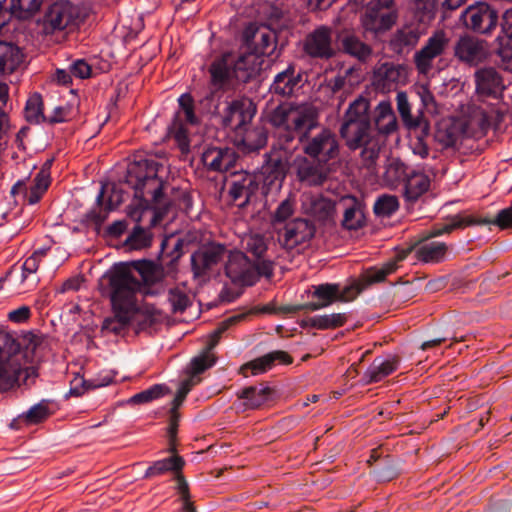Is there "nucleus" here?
<instances>
[{
	"label": "nucleus",
	"instance_id": "13",
	"mask_svg": "<svg viewBox=\"0 0 512 512\" xmlns=\"http://www.w3.org/2000/svg\"><path fill=\"white\" fill-rule=\"evenodd\" d=\"M304 153L315 160L329 164L339 155V144L335 134L328 129H323L320 133L307 137L303 143Z\"/></svg>",
	"mask_w": 512,
	"mask_h": 512
},
{
	"label": "nucleus",
	"instance_id": "7",
	"mask_svg": "<svg viewBox=\"0 0 512 512\" xmlns=\"http://www.w3.org/2000/svg\"><path fill=\"white\" fill-rule=\"evenodd\" d=\"M291 35L290 27L285 24H270L269 26L256 28L252 32L247 29L245 32L247 51L244 53L256 54L261 60L262 67L264 64L263 56L277 58L288 44Z\"/></svg>",
	"mask_w": 512,
	"mask_h": 512
},
{
	"label": "nucleus",
	"instance_id": "37",
	"mask_svg": "<svg viewBox=\"0 0 512 512\" xmlns=\"http://www.w3.org/2000/svg\"><path fill=\"white\" fill-rule=\"evenodd\" d=\"M346 321L347 316L345 313H333L308 317L301 320L300 326L302 328L311 327L319 330H326L341 327Z\"/></svg>",
	"mask_w": 512,
	"mask_h": 512
},
{
	"label": "nucleus",
	"instance_id": "1",
	"mask_svg": "<svg viewBox=\"0 0 512 512\" xmlns=\"http://www.w3.org/2000/svg\"><path fill=\"white\" fill-rule=\"evenodd\" d=\"M397 127V118L390 102L381 101L371 110L370 100L358 96L344 112L339 132L348 149H361L364 165L372 168L386 137L394 133Z\"/></svg>",
	"mask_w": 512,
	"mask_h": 512
},
{
	"label": "nucleus",
	"instance_id": "57",
	"mask_svg": "<svg viewBox=\"0 0 512 512\" xmlns=\"http://www.w3.org/2000/svg\"><path fill=\"white\" fill-rule=\"evenodd\" d=\"M409 174L407 172V167L403 162L398 159H393L389 162L386 167L385 175L388 180L398 181L403 179L406 181V176Z\"/></svg>",
	"mask_w": 512,
	"mask_h": 512
},
{
	"label": "nucleus",
	"instance_id": "32",
	"mask_svg": "<svg viewBox=\"0 0 512 512\" xmlns=\"http://www.w3.org/2000/svg\"><path fill=\"white\" fill-rule=\"evenodd\" d=\"M338 205L343 208L341 225L347 230H357L364 226L363 204L355 196L347 195L340 199Z\"/></svg>",
	"mask_w": 512,
	"mask_h": 512
},
{
	"label": "nucleus",
	"instance_id": "2",
	"mask_svg": "<svg viewBox=\"0 0 512 512\" xmlns=\"http://www.w3.org/2000/svg\"><path fill=\"white\" fill-rule=\"evenodd\" d=\"M165 276L163 266L151 260L142 259L116 265L106 275L114 317L104 320L103 330L117 335L124 333L138 314L137 294H148L147 287L161 282Z\"/></svg>",
	"mask_w": 512,
	"mask_h": 512
},
{
	"label": "nucleus",
	"instance_id": "33",
	"mask_svg": "<svg viewBox=\"0 0 512 512\" xmlns=\"http://www.w3.org/2000/svg\"><path fill=\"white\" fill-rule=\"evenodd\" d=\"M424 30V27L414 23L404 25L393 34L390 40L391 49L398 54L410 51L417 45Z\"/></svg>",
	"mask_w": 512,
	"mask_h": 512
},
{
	"label": "nucleus",
	"instance_id": "52",
	"mask_svg": "<svg viewBox=\"0 0 512 512\" xmlns=\"http://www.w3.org/2000/svg\"><path fill=\"white\" fill-rule=\"evenodd\" d=\"M114 376L110 373H106L105 375H100L96 378H93L91 380H75L73 382V386L70 388V394L74 396H80L82 394V391L78 388L77 383H81L85 389H94L99 387H104L113 382Z\"/></svg>",
	"mask_w": 512,
	"mask_h": 512
},
{
	"label": "nucleus",
	"instance_id": "48",
	"mask_svg": "<svg viewBox=\"0 0 512 512\" xmlns=\"http://www.w3.org/2000/svg\"><path fill=\"white\" fill-rule=\"evenodd\" d=\"M170 390L165 384H154L146 390H143L129 399L131 404H145L155 399H158L165 394L169 393Z\"/></svg>",
	"mask_w": 512,
	"mask_h": 512
},
{
	"label": "nucleus",
	"instance_id": "18",
	"mask_svg": "<svg viewBox=\"0 0 512 512\" xmlns=\"http://www.w3.org/2000/svg\"><path fill=\"white\" fill-rule=\"evenodd\" d=\"M474 82L479 97L500 100L506 89L502 74L493 67H484L475 71Z\"/></svg>",
	"mask_w": 512,
	"mask_h": 512
},
{
	"label": "nucleus",
	"instance_id": "20",
	"mask_svg": "<svg viewBox=\"0 0 512 512\" xmlns=\"http://www.w3.org/2000/svg\"><path fill=\"white\" fill-rule=\"evenodd\" d=\"M451 222V217L447 220L446 223L442 225H435L428 233L427 237L423 240L419 241L414 246V251L418 260L423 261L425 263H439L444 260L445 255L447 253L448 247L444 242L432 241L431 239L434 237H438L439 235H434V232L441 231L442 228L448 226Z\"/></svg>",
	"mask_w": 512,
	"mask_h": 512
},
{
	"label": "nucleus",
	"instance_id": "25",
	"mask_svg": "<svg viewBox=\"0 0 512 512\" xmlns=\"http://www.w3.org/2000/svg\"><path fill=\"white\" fill-rule=\"evenodd\" d=\"M432 168L415 169L406 176L404 184L405 200L411 204L415 203L430 188L431 178L434 175Z\"/></svg>",
	"mask_w": 512,
	"mask_h": 512
},
{
	"label": "nucleus",
	"instance_id": "11",
	"mask_svg": "<svg viewBox=\"0 0 512 512\" xmlns=\"http://www.w3.org/2000/svg\"><path fill=\"white\" fill-rule=\"evenodd\" d=\"M363 36V33L353 28H340L334 31L336 53L340 52L360 63H366L373 54V49Z\"/></svg>",
	"mask_w": 512,
	"mask_h": 512
},
{
	"label": "nucleus",
	"instance_id": "14",
	"mask_svg": "<svg viewBox=\"0 0 512 512\" xmlns=\"http://www.w3.org/2000/svg\"><path fill=\"white\" fill-rule=\"evenodd\" d=\"M496 225L501 229L512 228V205L500 210L494 219L490 218H477L474 215L467 213H459L451 217V222L448 226L442 228L441 231L434 232V235H443L450 233L455 229H463L473 225Z\"/></svg>",
	"mask_w": 512,
	"mask_h": 512
},
{
	"label": "nucleus",
	"instance_id": "23",
	"mask_svg": "<svg viewBox=\"0 0 512 512\" xmlns=\"http://www.w3.org/2000/svg\"><path fill=\"white\" fill-rule=\"evenodd\" d=\"M76 9L69 1H57L45 13L44 24L52 32L64 30L75 21Z\"/></svg>",
	"mask_w": 512,
	"mask_h": 512
},
{
	"label": "nucleus",
	"instance_id": "46",
	"mask_svg": "<svg viewBox=\"0 0 512 512\" xmlns=\"http://www.w3.org/2000/svg\"><path fill=\"white\" fill-rule=\"evenodd\" d=\"M412 135L411 141L427 142L430 136V123L422 112L415 117V120L405 125Z\"/></svg>",
	"mask_w": 512,
	"mask_h": 512
},
{
	"label": "nucleus",
	"instance_id": "63",
	"mask_svg": "<svg viewBox=\"0 0 512 512\" xmlns=\"http://www.w3.org/2000/svg\"><path fill=\"white\" fill-rule=\"evenodd\" d=\"M70 70L73 76L85 79L91 76V66L83 59H77L70 65Z\"/></svg>",
	"mask_w": 512,
	"mask_h": 512
},
{
	"label": "nucleus",
	"instance_id": "43",
	"mask_svg": "<svg viewBox=\"0 0 512 512\" xmlns=\"http://www.w3.org/2000/svg\"><path fill=\"white\" fill-rule=\"evenodd\" d=\"M414 18L416 25L425 26L430 23L437 12V0H414Z\"/></svg>",
	"mask_w": 512,
	"mask_h": 512
},
{
	"label": "nucleus",
	"instance_id": "36",
	"mask_svg": "<svg viewBox=\"0 0 512 512\" xmlns=\"http://www.w3.org/2000/svg\"><path fill=\"white\" fill-rule=\"evenodd\" d=\"M273 393V389L260 384L258 386L245 387L238 391L236 395L239 399L245 400L244 405L247 408L256 409L270 401Z\"/></svg>",
	"mask_w": 512,
	"mask_h": 512
},
{
	"label": "nucleus",
	"instance_id": "28",
	"mask_svg": "<svg viewBox=\"0 0 512 512\" xmlns=\"http://www.w3.org/2000/svg\"><path fill=\"white\" fill-rule=\"evenodd\" d=\"M277 361L283 364H291L293 359L287 352L275 350L247 362L240 368V372L245 377L249 376L248 371L251 375H259L270 370Z\"/></svg>",
	"mask_w": 512,
	"mask_h": 512
},
{
	"label": "nucleus",
	"instance_id": "24",
	"mask_svg": "<svg viewBox=\"0 0 512 512\" xmlns=\"http://www.w3.org/2000/svg\"><path fill=\"white\" fill-rule=\"evenodd\" d=\"M255 111L251 104L241 100H233L225 109L222 117V125L235 131L245 130L246 125L252 120Z\"/></svg>",
	"mask_w": 512,
	"mask_h": 512
},
{
	"label": "nucleus",
	"instance_id": "45",
	"mask_svg": "<svg viewBox=\"0 0 512 512\" xmlns=\"http://www.w3.org/2000/svg\"><path fill=\"white\" fill-rule=\"evenodd\" d=\"M25 118L31 124H39L46 121L43 114V100L39 93L32 94L25 106Z\"/></svg>",
	"mask_w": 512,
	"mask_h": 512
},
{
	"label": "nucleus",
	"instance_id": "44",
	"mask_svg": "<svg viewBox=\"0 0 512 512\" xmlns=\"http://www.w3.org/2000/svg\"><path fill=\"white\" fill-rule=\"evenodd\" d=\"M372 473L380 482H388L397 478L400 469L396 461L389 455L384 456L382 462L375 464Z\"/></svg>",
	"mask_w": 512,
	"mask_h": 512
},
{
	"label": "nucleus",
	"instance_id": "58",
	"mask_svg": "<svg viewBox=\"0 0 512 512\" xmlns=\"http://www.w3.org/2000/svg\"><path fill=\"white\" fill-rule=\"evenodd\" d=\"M174 479L177 482L176 489L181 495L182 500L184 501V508L187 512H196L195 508L190 503V492L189 485L181 471L175 473Z\"/></svg>",
	"mask_w": 512,
	"mask_h": 512
},
{
	"label": "nucleus",
	"instance_id": "54",
	"mask_svg": "<svg viewBox=\"0 0 512 512\" xmlns=\"http://www.w3.org/2000/svg\"><path fill=\"white\" fill-rule=\"evenodd\" d=\"M126 242L134 249H141L151 245L150 233L141 226H135Z\"/></svg>",
	"mask_w": 512,
	"mask_h": 512
},
{
	"label": "nucleus",
	"instance_id": "38",
	"mask_svg": "<svg viewBox=\"0 0 512 512\" xmlns=\"http://www.w3.org/2000/svg\"><path fill=\"white\" fill-rule=\"evenodd\" d=\"M309 213L321 223H329L334 220L336 204L324 196L313 197L309 205Z\"/></svg>",
	"mask_w": 512,
	"mask_h": 512
},
{
	"label": "nucleus",
	"instance_id": "27",
	"mask_svg": "<svg viewBox=\"0 0 512 512\" xmlns=\"http://www.w3.org/2000/svg\"><path fill=\"white\" fill-rule=\"evenodd\" d=\"M455 56L468 64H478L486 57L484 41L465 35L458 39L454 47Z\"/></svg>",
	"mask_w": 512,
	"mask_h": 512
},
{
	"label": "nucleus",
	"instance_id": "26",
	"mask_svg": "<svg viewBox=\"0 0 512 512\" xmlns=\"http://www.w3.org/2000/svg\"><path fill=\"white\" fill-rule=\"evenodd\" d=\"M448 41L443 34L430 37L427 43L415 53L414 62L420 73H427L432 67L434 58L440 56Z\"/></svg>",
	"mask_w": 512,
	"mask_h": 512
},
{
	"label": "nucleus",
	"instance_id": "64",
	"mask_svg": "<svg viewBox=\"0 0 512 512\" xmlns=\"http://www.w3.org/2000/svg\"><path fill=\"white\" fill-rule=\"evenodd\" d=\"M253 269L256 271V281L260 276L267 278L273 276V262L268 259H263V257L253 263Z\"/></svg>",
	"mask_w": 512,
	"mask_h": 512
},
{
	"label": "nucleus",
	"instance_id": "19",
	"mask_svg": "<svg viewBox=\"0 0 512 512\" xmlns=\"http://www.w3.org/2000/svg\"><path fill=\"white\" fill-rule=\"evenodd\" d=\"M242 318H244L243 314L229 317L225 321L221 322L220 325L213 331L207 344L206 351L200 356L194 357L191 360V370L193 376L203 373L205 370L211 368L215 364L216 358L213 354L210 353V351L219 343L221 335L229 328V326L237 323Z\"/></svg>",
	"mask_w": 512,
	"mask_h": 512
},
{
	"label": "nucleus",
	"instance_id": "62",
	"mask_svg": "<svg viewBox=\"0 0 512 512\" xmlns=\"http://www.w3.org/2000/svg\"><path fill=\"white\" fill-rule=\"evenodd\" d=\"M194 384L195 382L192 378L185 379L184 381L181 382L177 390V393L174 399L172 400V405L174 406V409H178L183 404L184 400L186 399L188 393L190 392Z\"/></svg>",
	"mask_w": 512,
	"mask_h": 512
},
{
	"label": "nucleus",
	"instance_id": "53",
	"mask_svg": "<svg viewBox=\"0 0 512 512\" xmlns=\"http://www.w3.org/2000/svg\"><path fill=\"white\" fill-rule=\"evenodd\" d=\"M434 138L443 147L449 148L457 144L458 134L454 126L442 124L436 129Z\"/></svg>",
	"mask_w": 512,
	"mask_h": 512
},
{
	"label": "nucleus",
	"instance_id": "29",
	"mask_svg": "<svg viewBox=\"0 0 512 512\" xmlns=\"http://www.w3.org/2000/svg\"><path fill=\"white\" fill-rule=\"evenodd\" d=\"M302 82V74L296 71V65L290 63L286 69L278 72L270 86V91L276 95L287 97L291 96L294 91L300 87Z\"/></svg>",
	"mask_w": 512,
	"mask_h": 512
},
{
	"label": "nucleus",
	"instance_id": "17",
	"mask_svg": "<svg viewBox=\"0 0 512 512\" xmlns=\"http://www.w3.org/2000/svg\"><path fill=\"white\" fill-rule=\"evenodd\" d=\"M226 257L225 274L233 283L250 286L256 282L253 262L243 252L228 250Z\"/></svg>",
	"mask_w": 512,
	"mask_h": 512
},
{
	"label": "nucleus",
	"instance_id": "40",
	"mask_svg": "<svg viewBox=\"0 0 512 512\" xmlns=\"http://www.w3.org/2000/svg\"><path fill=\"white\" fill-rule=\"evenodd\" d=\"M48 404V400H41L39 403L33 405L11 422V428L18 429L19 424L22 422L26 424H38L44 421L50 415Z\"/></svg>",
	"mask_w": 512,
	"mask_h": 512
},
{
	"label": "nucleus",
	"instance_id": "30",
	"mask_svg": "<svg viewBox=\"0 0 512 512\" xmlns=\"http://www.w3.org/2000/svg\"><path fill=\"white\" fill-rule=\"evenodd\" d=\"M374 78L383 88L391 89L393 85L406 84L408 67L404 64L385 62L375 69Z\"/></svg>",
	"mask_w": 512,
	"mask_h": 512
},
{
	"label": "nucleus",
	"instance_id": "4",
	"mask_svg": "<svg viewBox=\"0 0 512 512\" xmlns=\"http://www.w3.org/2000/svg\"><path fill=\"white\" fill-rule=\"evenodd\" d=\"M397 267V262L392 260L381 267L367 269L359 279L353 280L344 287L337 283L314 286L312 297L315 301L306 303L307 310L316 311L331 305L335 301H352L370 285L384 281L388 275L397 270Z\"/></svg>",
	"mask_w": 512,
	"mask_h": 512
},
{
	"label": "nucleus",
	"instance_id": "49",
	"mask_svg": "<svg viewBox=\"0 0 512 512\" xmlns=\"http://www.w3.org/2000/svg\"><path fill=\"white\" fill-rule=\"evenodd\" d=\"M398 208L399 202L396 196L382 195L375 201L373 211L379 217H390Z\"/></svg>",
	"mask_w": 512,
	"mask_h": 512
},
{
	"label": "nucleus",
	"instance_id": "12",
	"mask_svg": "<svg viewBox=\"0 0 512 512\" xmlns=\"http://www.w3.org/2000/svg\"><path fill=\"white\" fill-rule=\"evenodd\" d=\"M333 42L334 34L331 28L322 25L305 36L303 52L310 59L327 61L336 56V46L334 47Z\"/></svg>",
	"mask_w": 512,
	"mask_h": 512
},
{
	"label": "nucleus",
	"instance_id": "59",
	"mask_svg": "<svg viewBox=\"0 0 512 512\" xmlns=\"http://www.w3.org/2000/svg\"><path fill=\"white\" fill-rule=\"evenodd\" d=\"M294 213V201L290 198L283 200L273 214L274 225L285 222Z\"/></svg>",
	"mask_w": 512,
	"mask_h": 512
},
{
	"label": "nucleus",
	"instance_id": "55",
	"mask_svg": "<svg viewBox=\"0 0 512 512\" xmlns=\"http://www.w3.org/2000/svg\"><path fill=\"white\" fill-rule=\"evenodd\" d=\"M245 249L256 259H260L267 251V243L264 236L255 234L245 240Z\"/></svg>",
	"mask_w": 512,
	"mask_h": 512
},
{
	"label": "nucleus",
	"instance_id": "47",
	"mask_svg": "<svg viewBox=\"0 0 512 512\" xmlns=\"http://www.w3.org/2000/svg\"><path fill=\"white\" fill-rule=\"evenodd\" d=\"M267 131L264 127H256L247 131L243 137V145L248 152L262 149L267 143Z\"/></svg>",
	"mask_w": 512,
	"mask_h": 512
},
{
	"label": "nucleus",
	"instance_id": "22",
	"mask_svg": "<svg viewBox=\"0 0 512 512\" xmlns=\"http://www.w3.org/2000/svg\"><path fill=\"white\" fill-rule=\"evenodd\" d=\"M201 159L208 170L226 172L235 166L238 154L232 147L208 146L204 149Z\"/></svg>",
	"mask_w": 512,
	"mask_h": 512
},
{
	"label": "nucleus",
	"instance_id": "21",
	"mask_svg": "<svg viewBox=\"0 0 512 512\" xmlns=\"http://www.w3.org/2000/svg\"><path fill=\"white\" fill-rule=\"evenodd\" d=\"M296 172L300 182L307 186H320L329 177V164L322 163L310 157H300L296 160Z\"/></svg>",
	"mask_w": 512,
	"mask_h": 512
},
{
	"label": "nucleus",
	"instance_id": "5",
	"mask_svg": "<svg viewBox=\"0 0 512 512\" xmlns=\"http://www.w3.org/2000/svg\"><path fill=\"white\" fill-rule=\"evenodd\" d=\"M163 165L152 158H141L128 166L125 182L134 190V196L140 200L151 197V201L160 204L164 197L165 182L159 176Z\"/></svg>",
	"mask_w": 512,
	"mask_h": 512
},
{
	"label": "nucleus",
	"instance_id": "35",
	"mask_svg": "<svg viewBox=\"0 0 512 512\" xmlns=\"http://www.w3.org/2000/svg\"><path fill=\"white\" fill-rule=\"evenodd\" d=\"M259 190L261 191V184L258 182L255 173H246L241 176L240 179L233 181L229 189V195L234 201L244 198L243 204H246L251 201L252 197H254Z\"/></svg>",
	"mask_w": 512,
	"mask_h": 512
},
{
	"label": "nucleus",
	"instance_id": "31",
	"mask_svg": "<svg viewBox=\"0 0 512 512\" xmlns=\"http://www.w3.org/2000/svg\"><path fill=\"white\" fill-rule=\"evenodd\" d=\"M315 226L303 218H296L287 223L284 228L283 241L287 247H294L309 241L314 237Z\"/></svg>",
	"mask_w": 512,
	"mask_h": 512
},
{
	"label": "nucleus",
	"instance_id": "9",
	"mask_svg": "<svg viewBox=\"0 0 512 512\" xmlns=\"http://www.w3.org/2000/svg\"><path fill=\"white\" fill-rule=\"evenodd\" d=\"M459 21L468 31L490 36L498 27L499 13L486 2H476L461 12Z\"/></svg>",
	"mask_w": 512,
	"mask_h": 512
},
{
	"label": "nucleus",
	"instance_id": "61",
	"mask_svg": "<svg viewBox=\"0 0 512 512\" xmlns=\"http://www.w3.org/2000/svg\"><path fill=\"white\" fill-rule=\"evenodd\" d=\"M171 133L182 149L189 145L188 131L181 119H176L172 123Z\"/></svg>",
	"mask_w": 512,
	"mask_h": 512
},
{
	"label": "nucleus",
	"instance_id": "42",
	"mask_svg": "<svg viewBox=\"0 0 512 512\" xmlns=\"http://www.w3.org/2000/svg\"><path fill=\"white\" fill-rule=\"evenodd\" d=\"M170 244L169 239H164L161 242V253H162V261H165V257L169 258L166 263L169 271L174 270L178 260L185 253V247L189 245V240L185 238H178L175 240L172 249L167 251Z\"/></svg>",
	"mask_w": 512,
	"mask_h": 512
},
{
	"label": "nucleus",
	"instance_id": "60",
	"mask_svg": "<svg viewBox=\"0 0 512 512\" xmlns=\"http://www.w3.org/2000/svg\"><path fill=\"white\" fill-rule=\"evenodd\" d=\"M397 101V109L400 114V117L404 123L407 125L408 123L415 120L416 116L411 114L410 104L408 102V97L405 92H398L396 96Z\"/></svg>",
	"mask_w": 512,
	"mask_h": 512
},
{
	"label": "nucleus",
	"instance_id": "8",
	"mask_svg": "<svg viewBox=\"0 0 512 512\" xmlns=\"http://www.w3.org/2000/svg\"><path fill=\"white\" fill-rule=\"evenodd\" d=\"M21 344L10 334L0 331V390L12 388L27 369L21 365Z\"/></svg>",
	"mask_w": 512,
	"mask_h": 512
},
{
	"label": "nucleus",
	"instance_id": "56",
	"mask_svg": "<svg viewBox=\"0 0 512 512\" xmlns=\"http://www.w3.org/2000/svg\"><path fill=\"white\" fill-rule=\"evenodd\" d=\"M168 300L174 313H182L190 305L187 294L177 288L169 290Z\"/></svg>",
	"mask_w": 512,
	"mask_h": 512
},
{
	"label": "nucleus",
	"instance_id": "51",
	"mask_svg": "<svg viewBox=\"0 0 512 512\" xmlns=\"http://www.w3.org/2000/svg\"><path fill=\"white\" fill-rule=\"evenodd\" d=\"M181 114L178 115L177 119H181L190 125H196L199 122L198 117L194 112V100L188 93L182 94L178 99Z\"/></svg>",
	"mask_w": 512,
	"mask_h": 512
},
{
	"label": "nucleus",
	"instance_id": "15",
	"mask_svg": "<svg viewBox=\"0 0 512 512\" xmlns=\"http://www.w3.org/2000/svg\"><path fill=\"white\" fill-rule=\"evenodd\" d=\"M265 156L267 159L260 170L255 173L258 182L261 184L263 195H267L273 189H280L288 171L287 161L283 157L279 155L268 156L267 154Z\"/></svg>",
	"mask_w": 512,
	"mask_h": 512
},
{
	"label": "nucleus",
	"instance_id": "41",
	"mask_svg": "<svg viewBox=\"0 0 512 512\" xmlns=\"http://www.w3.org/2000/svg\"><path fill=\"white\" fill-rule=\"evenodd\" d=\"M172 454L173 455L171 457L155 461L150 467L147 468L144 474V478H151L157 475H162L168 471H172L174 473L181 471L185 465L184 459L176 453Z\"/></svg>",
	"mask_w": 512,
	"mask_h": 512
},
{
	"label": "nucleus",
	"instance_id": "6",
	"mask_svg": "<svg viewBox=\"0 0 512 512\" xmlns=\"http://www.w3.org/2000/svg\"><path fill=\"white\" fill-rule=\"evenodd\" d=\"M317 118L318 114L314 108L290 102L278 104L268 115L272 126L285 130L287 142L294 138L293 133H298L301 137L306 136L318 125Z\"/></svg>",
	"mask_w": 512,
	"mask_h": 512
},
{
	"label": "nucleus",
	"instance_id": "34",
	"mask_svg": "<svg viewBox=\"0 0 512 512\" xmlns=\"http://www.w3.org/2000/svg\"><path fill=\"white\" fill-rule=\"evenodd\" d=\"M23 60L24 54L17 44L0 40V75L14 73Z\"/></svg>",
	"mask_w": 512,
	"mask_h": 512
},
{
	"label": "nucleus",
	"instance_id": "50",
	"mask_svg": "<svg viewBox=\"0 0 512 512\" xmlns=\"http://www.w3.org/2000/svg\"><path fill=\"white\" fill-rule=\"evenodd\" d=\"M108 185H103L101 187V190L96 198V202L98 205V208H94L91 211L87 213V219L90 223L94 224L96 227H100L102 223L107 219L108 213L110 210H108V206L106 205L105 209H102L103 201L105 193L107 192Z\"/></svg>",
	"mask_w": 512,
	"mask_h": 512
},
{
	"label": "nucleus",
	"instance_id": "39",
	"mask_svg": "<svg viewBox=\"0 0 512 512\" xmlns=\"http://www.w3.org/2000/svg\"><path fill=\"white\" fill-rule=\"evenodd\" d=\"M399 365L397 357H391L386 360L375 358L365 373L369 383H376L393 373Z\"/></svg>",
	"mask_w": 512,
	"mask_h": 512
},
{
	"label": "nucleus",
	"instance_id": "3",
	"mask_svg": "<svg viewBox=\"0 0 512 512\" xmlns=\"http://www.w3.org/2000/svg\"><path fill=\"white\" fill-rule=\"evenodd\" d=\"M208 71L210 91L203 102H206L208 111L214 112L218 109L224 92L235 91L241 84L259 76L261 60L253 53H241L237 59L230 53H225L212 61Z\"/></svg>",
	"mask_w": 512,
	"mask_h": 512
},
{
	"label": "nucleus",
	"instance_id": "16",
	"mask_svg": "<svg viewBox=\"0 0 512 512\" xmlns=\"http://www.w3.org/2000/svg\"><path fill=\"white\" fill-rule=\"evenodd\" d=\"M228 254L225 245L210 243L197 249L191 255V268L195 277H203Z\"/></svg>",
	"mask_w": 512,
	"mask_h": 512
},
{
	"label": "nucleus",
	"instance_id": "10",
	"mask_svg": "<svg viewBox=\"0 0 512 512\" xmlns=\"http://www.w3.org/2000/svg\"><path fill=\"white\" fill-rule=\"evenodd\" d=\"M393 0H371L361 17L364 29L363 36L368 33L377 35L390 29L396 21V13L393 8Z\"/></svg>",
	"mask_w": 512,
	"mask_h": 512
}]
</instances>
